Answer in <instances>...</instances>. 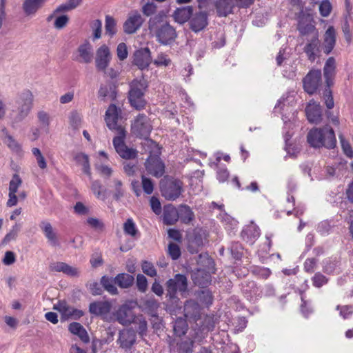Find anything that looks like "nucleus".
Segmentation results:
<instances>
[{
	"mask_svg": "<svg viewBox=\"0 0 353 353\" xmlns=\"http://www.w3.org/2000/svg\"><path fill=\"white\" fill-rule=\"evenodd\" d=\"M201 307L194 300L190 299L184 304V315L190 321L196 322L201 318Z\"/></svg>",
	"mask_w": 353,
	"mask_h": 353,
	"instance_id": "obj_18",
	"label": "nucleus"
},
{
	"mask_svg": "<svg viewBox=\"0 0 353 353\" xmlns=\"http://www.w3.org/2000/svg\"><path fill=\"white\" fill-rule=\"evenodd\" d=\"M70 124L72 128L77 130L79 128L81 123V116L77 111L70 112L69 117Z\"/></svg>",
	"mask_w": 353,
	"mask_h": 353,
	"instance_id": "obj_52",
	"label": "nucleus"
},
{
	"mask_svg": "<svg viewBox=\"0 0 353 353\" xmlns=\"http://www.w3.org/2000/svg\"><path fill=\"white\" fill-rule=\"evenodd\" d=\"M112 59L110 48L106 45L101 46L96 52L95 65L99 71H105Z\"/></svg>",
	"mask_w": 353,
	"mask_h": 353,
	"instance_id": "obj_14",
	"label": "nucleus"
},
{
	"mask_svg": "<svg viewBox=\"0 0 353 353\" xmlns=\"http://www.w3.org/2000/svg\"><path fill=\"white\" fill-rule=\"evenodd\" d=\"M259 236L260 229L255 225H248L241 232L242 238L250 244H252Z\"/></svg>",
	"mask_w": 353,
	"mask_h": 353,
	"instance_id": "obj_31",
	"label": "nucleus"
},
{
	"mask_svg": "<svg viewBox=\"0 0 353 353\" xmlns=\"http://www.w3.org/2000/svg\"><path fill=\"white\" fill-rule=\"evenodd\" d=\"M123 232L125 234L136 238L139 234V230L132 218L128 219L123 223Z\"/></svg>",
	"mask_w": 353,
	"mask_h": 353,
	"instance_id": "obj_43",
	"label": "nucleus"
},
{
	"mask_svg": "<svg viewBox=\"0 0 353 353\" xmlns=\"http://www.w3.org/2000/svg\"><path fill=\"white\" fill-rule=\"evenodd\" d=\"M143 305L148 312L152 315L155 316L159 307V303L154 298H150L144 301Z\"/></svg>",
	"mask_w": 353,
	"mask_h": 353,
	"instance_id": "obj_49",
	"label": "nucleus"
},
{
	"mask_svg": "<svg viewBox=\"0 0 353 353\" xmlns=\"http://www.w3.org/2000/svg\"><path fill=\"white\" fill-rule=\"evenodd\" d=\"M53 308L61 314V318L63 320L70 319L74 310V307L69 305L65 301H59Z\"/></svg>",
	"mask_w": 353,
	"mask_h": 353,
	"instance_id": "obj_39",
	"label": "nucleus"
},
{
	"mask_svg": "<svg viewBox=\"0 0 353 353\" xmlns=\"http://www.w3.org/2000/svg\"><path fill=\"white\" fill-rule=\"evenodd\" d=\"M188 279L184 274H176L173 278L168 279L165 283L166 297L172 305H178L179 298L177 296L179 292L183 296L188 292Z\"/></svg>",
	"mask_w": 353,
	"mask_h": 353,
	"instance_id": "obj_5",
	"label": "nucleus"
},
{
	"mask_svg": "<svg viewBox=\"0 0 353 353\" xmlns=\"http://www.w3.org/2000/svg\"><path fill=\"white\" fill-rule=\"evenodd\" d=\"M304 90L313 94L322 84V74L320 70H311L303 80Z\"/></svg>",
	"mask_w": 353,
	"mask_h": 353,
	"instance_id": "obj_10",
	"label": "nucleus"
},
{
	"mask_svg": "<svg viewBox=\"0 0 353 353\" xmlns=\"http://www.w3.org/2000/svg\"><path fill=\"white\" fill-rule=\"evenodd\" d=\"M148 87L145 79H134L130 83L128 99L130 105L137 110L144 109L146 101L144 99L145 92Z\"/></svg>",
	"mask_w": 353,
	"mask_h": 353,
	"instance_id": "obj_6",
	"label": "nucleus"
},
{
	"mask_svg": "<svg viewBox=\"0 0 353 353\" xmlns=\"http://www.w3.org/2000/svg\"><path fill=\"white\" fill-rule=\"evenodd\" d=\"M208 23V14L205 11L193 12L188 21L190 29L194 33L204 30Z\"/></svg>",
	"mask_w": 353,
	"mask_h": 353,
	"instance_id": "obj_11",
	"label": "nucleus"
},
{
	"mask_svg": "<svg viewBox=\"0 0 353 353\" xmlns=\"http://www.w3.org/2000/svg\"><path fill=\"white\" fill-rule=\"evenodd\" d=\"M163 223L165 225H171L175 224L179 220L178 210L172 205H167L163 208Z\"/></svg>",
	"mask_w": 353,
	"mask_h": 353,
	"instance_id": "obj_29",
	"label": "nucleus"
},
{
	"mask_svg": "<svg viewBox=\"0 0 353 353\" xmlns=\"http://www.w3.org/2000/svg\"><path fill=\"white\" fill-rule=\"evenodd\" d=\"M199 301L207 307L211 305L213 302V295L211 291L208 289L202 290L198 292Z\"/></svg>",
	"mask_w": 353,
	"mask_h": 353,
	"instance_id": "obj_45",
	"label": "nucleus"
},
{
	"mask_svg": "<svg viewBox=\"0 0 353 353\" xmlns=\"http://www.w3.org/2000/svg\"><path fill=\"white\" fill-rule=\"evenodd\" d=\"M307 59L314 62L321 53V41L319 39L318 32H315L313 37L308 41L303 48Z\"/></svg>",
	"mask_w": 353,
	"mask_h": 353,
	"instance_id": "obj_15",
	"label": "nucleus"
},
{
	"mask_svg": "<svg viewBox=\"0 0 353 353\" xmlns=\"http://www.w3.org/2000/svg\"><path fill=\"white\" fill-rule=\"evenodd\" d=\"M98 97L103 100L106 99L114 100L117 97L116 87L112 84L101 85L98 92Z\"/></svg>",
	"mask_w": 353,
	"mask_h": 353,
	"instance_id": "obj_36",
	"label": "nucleus"
},
{
	"mask_svg": "<svg viewBox=\"0 0 353 353\" xmlns=\"http://www.w3.org/2000/svg\"><path fill=\"white\" fill-rule=\"evenodd\" d=\"M152 129L150 119L144 114H139L132 124V132L139 137H148Z\"/></svg>",
	"mask_w": 353,
	"mask_h": 353,
	"instance_id": "obj_9",
	"label": "nucleus"
},
{
	"mask_svg": "<svg viewBox=\"0 0 353 353\" xmlns=\"http://www.w3.org/2000/svg\"><path fill=\"white\" fill-rule=\"evenodd\" d=\"M86 223L90 227L98 232H102L105 228L103 222L97 218L89 217L87 219Z\"/></svg>",
	"mask_w": 353,
	"mask_h": 353,
	"instance_id": "obj_50",
	"label": "nucleus"
},
{
	"mask_svg": "<svg viewBox=\"0 0 353 353\" xmlns=\"http://www.w3.org/2000/svg\"><path fill=\"white\" fill-rule=\"evenodd\" d=\"M214 4L219 17H226L232 14L236 6L235 0H216Z\"/></svg>",
	"mask_w": 353,
	"mask_h": 353,
	"instance_id": "obj_20",
	"label": "nucleus"
},
{
	"mask_svg": "<svg viewBox=\"0 0 353 353\" xmlns=\"http://www.w3.org/2000/svg\"><path fill=\"white\" fill-rule=\"evenodd\" d=\"M297 30L302 36L307 35L316 31L315 26L313 24V17L310 13L305 12L301 10L298 16Z\"/></svg>",
	"mask_w": 353,
	"mask_h": 353,
	"instance_id": "obj_13",
	"label": "nucleus"
},
{
	"mask_svg": "<svg viewBox=\"0 0 353 353\" xmlns=\"http://www.w3.org/2000/svg\"><path fill=\"white\" fill-rule=\"evenodd\" d=\"M77 164L83 168V171L88 176L91 175L90 166L89 163V157L84 153H78L74 158Z\"/></svg>",
	"mask_w": 353,
	"mask_h": 353,
	"instance_id": "obj_41",
	"label": "nucleus"
},
{
	"mask_svg": "<svg viewBox=\"0 0 353 353\" xmlns=\"http://www.w3.org/2000/svg\"><path fill=\"white\" fill-rule=\"evenodd\" d=\"M144 22L141 14L137 10H132L123 25V31L126 34H133L140 29Z\"/></svg>",
	"mask_w": 353,
	"mask_h": 353,
	"instance_id": "obj_12",
	"label": "nucleus"
},
{
	"mask_svg": "<svg viewBox=\"0 0 353 353\" xmlns=\"http://www.w3.org/2000/svg\"><path fill=\"white\" fill-rule=\"evenodd\" d=\"M307 141L310 146L315 148L324 147L327 149H333L336 145L334 131L327 125L310 130L307 135Z\"/></svg>",
	"mask_w": 353,
	"mask_h": 353,
	"instance_id": "obj_3",
	"label": "nucleus"
},
{
	"mask_svg": "<svg viewBox=\"0 0 353 353\" xmlns=\"http://www.w3.org/2000/svg\"><path fill=\"white\" fill-rule=\"evenodd\" d=\"M313 285L316 288H321L323 285L326 284L328 281V279L321 273L317 272L316 273L312 279Z\"/></svg>",
	"mask_w": 353,
	"mask_h": 353,
	"instance_id": "obj_59",
	"label": "nucleus"
},
{
	"mask_svg": "<svg viewBox=\"0 0 353 353\" xmlns=\"http://www.w3.org/2000/svg\"><path fill=\"white\" fill-rule=\"evenodd\" d=\"M115 281L121 288H128L133 285L134 278L129 274L120 273L115 276Z\"/></svg>",
	"mask_w": 353,
	"mask_h": 353,
	"instance_id": "obj_38",
	"label": "nucleus"
},
{
	"mask_svg": "<svg viewBox=\"0 0 353 353\" xmlns=\"http://www.w3.org/2000/svg\"><path fill=\"white\" fill-rule=\"evenodd\" d=\"M332 5L329 0H323L319 5V12L322 17H326L332 11Z\"/></svg>",
	"mask_w": 353,
	"mask_h": 353,
	"instance_id": "obj_60",
	"label": "nucleus"
},
{
	"mask_svg": "<svg viewBox=\"0 0 353 353\" xmlns=\"http://www.w3.org/2000/svg\"><path fill=\"white\" fill-rule=\"evenodd\" d=\"M336 42V32L333 26H329L323 34V50L325 54L333 50Z\"/></svg>",
	"mask_w": 353,
	"mask_h": 353,
	"instance_id": "obj_21",
	"label": "nucleus"
},
{
	"mask_svg": "<svg viewBox=\"0 0 353 353\" xmlns=\"http://www.w3.org/2000/svg\"><path fill=\"white\" fill-rule=\"evenodd\" d=\"M132 323L138 325L137 332L140 336H143L146 334L148 324L142 315L135 316Z\"/></svg>",
	"mask_w": 353,
	"mask_h": 353,
	"instance_id": "obj_47",
	"label": "nucleus"
},
{
	"mask_svg": "<svg viewBox=\"0 0 353 353\" xmlns=\"http://www.w3.org/2000/svg\"><path fill=\"white\" fill-rule=\"evenodd\" d=\"M143 272L151 277L157 276V270L153 264L148 261H143L141 265Z\"/></svg>",
	"mask_w": 353,
	"mask_h": 353,
	"instance_id": "obj_58",
	"label": "nucleus"
},
{
	"mask_svg": "<svg viewBox=\"0 0 353 353\" xmlns=\"http://www.w3.org/2000/svg\"><path fill=\"white\" fill-rule=\"evenodd\" d=\"M85 285L93 296L101 295L103 292L101 282L90 281L88 282Z\"/></svg>",
	"mask_w": 353,
	"mask_h": 353,
	"instance_id": "obj_48",
	"label": "nucleus"
},
{
	"mask_svg": "<svg viewBox=\"0 0 353 353\" xmlns=\"http://www.w3.org/2000/svg\"><path fill=\"white\" fill-rule=\"evenodd\" d=\"M19 229V225L15 224L12 227V230L4 236L3 239L2 240V243L7 244L10 241L14 240L17 236Z\"/></svg>",
	"mask_w": 353,
	"mask_h": 353,
	"instance_id": "obj_53",
	"label": "nucleus"
},
{
	"mask_svg": "<svg viewBox=\"0 0 353 353\" xmlns=\"http://www.w3.org/2000/svg\"><path fill=\"white\" fill-rule=\"evenodd\" d=\"M193 13V8L190 6H183L176 8L172 14L176 22L183 24L189 21Z\"/></svg>",
	"mask_w": 353,
	"mask_h": 353,
	"instance_id": "obj_28",
	"label": "nucleus"
},
{
	"mask_svg": "<svg viewBox=\"0 0 353 353\" xmlns=\"http://www.w3.org/2000/svg\"><path fill=\"white\" fill-rule=\"evenodd\" d=\"M21 183L22 181L19 175L14 174L9 183V192L17 193L18 188Z\"/></svg>",
	"mask_w": 353,
	"mask_h": 353,
	"instance_id": "obj_56",
	"label": "nucleus"
},
{
	"mask_svg": "<svg viewBox=\"0 0 353 353\" xmlns=\"http://www.w3.org/2000/svg\"><path fill=\"white\" fill-rule=\"evenodd\" d=\"M188 326L186 320L181 317L178 318L173 325L174 334L177 336H181L185 334L188 331Z\"/></svg>",
	"mask_w": 353,
	"mask_h": 353,
	"instance_id": "obj_40",
	"label": "nucleus"
},
{
	"mask_svg": "<svg viewBox=\"0 0 353 353\" xmlns=\"http://www.w3.org/2000/svg\"><path fill=\"white\" fill-rule=\"evenodd\" d=\"M172 61L164 53L158 54L157 57L154 61V64L157 66H168L170 65Z\"/></svg>",
	"mask_w": 353,
	"mask_h": 353,
	"instance_id": "obj_61",
	"label": "nucleus"
},
{
	"mask_svg": "<svg viewBox=\"0 0 353 353\" xmlns=\"http://www.w3.org/2000/svg\"><path fill=\"white\" fill-rule=\"evenodd\" d=\"M137 341V335L132 329H124L119 333L117 343L119 347L125 351L130 350L135 344Z\"/></svg>",
	"mask_w": 353,
	"mask_h": 353,
	"instance_id": "obj_16",
	"label": "nucleus"
},
{
	"mask_svg": "<svg viewBox=\"0 0 353 353\" xmlns=\"http://www.w3.org/2000/svg\"><path fill=\"white\" fill-rule=\"evenodd\" d=\"M193 341H183L179 345V353H192Z\"/></svg>",
	"mask_w": 353,
	"mask_h": 353,
	"instance_id": "obj_64",
	"label": "nucleus"
},
{
	"mask_svg": "<svg viewBox=\"0 0 353 353\" xmlns=\"http://www.w3.org/2000/svg\"><path fill=\"white\" fill-rule=\"evenodd\" d=\"M46 0H25L23 9L27 15L34 14L43 4Z\"/></svg>",
	"mask_w": 353,
	"mask_h": 353,
	"instance_id": "obj_35",
	"label": "nucleus"
},
{
	"mask_svg": "<svg viewBox=\"0 0 353 353\" xmlns=\"http://www.w3.org/2000/svg\"><path fill=\"white\" fill-rule=\"evenodd\" d=\"M206 239V235L202 230H196L193 236L189 240L188 250L192 253L199 252L201 248L203 247L204 241Z\"/></svg>",
	"mask_w": 353,
	"mask_h": 353,
	"instance_id": "obj_24",
	"label": "nucleus"
},
{
	"mask_svg": "<svg viewBox=\"0 0 353 353\" xmlns=\"http://www.w3.org/2000/svg\"><path fill=\"white\" fill-rule=\"evenodd\" d=\"M105 34H108L110 37H113L117 31V22L115 19L110 15L105 16Z\"/></svg>",
	"mask_w": 353,
	"mask_h": 353,
	"instance_id": "obj_44",
	"label": "nucleus"
},
{
	"mask_svg": "<svg viewBox=\"0 0 353 353\" xmlns=\"http://www.w3.org/2000/svg\"><path fill=\"white\" fill-rule=\"evenodd\" d=\"M148 30L156 41L163 46L172 45L178 37L176 28L167 21V15L163 10L150 18Z\"/></svg>",
	"mask_w": 353,
	"mask_h": 353,
	"instance_id": "obj_2",
	"label": "nucleus"
},
{
	"mask_svg": "<svg viewBox=\"0 0 353 353\" xmlns=\"http://www.w3.org/2000/svg\"><path fill=\"white\" fill-rule=\"evenodd\" d=\"M117 321L123 325H128L132 323L135 316L132 310L127 305H121L115 314Z\"/></svg>",
	"mask_w": 353,
	"mask_h": 353,
	"instance_id": "obj_26",
	"label": "nucleus"
},
{
	"mask_svg": "<svg viewBox=\"0 0 353 353\" xmlns=\"http://www.w3.org/2000/svg\"><path fill=\"white\" fill-rule=\"evenodd\" d=\"M68 330L72 334L77 335L83 343H88L90 341L87 331L79 323H71L68 326Z\"/></svg>",
	"mask_w": 353,
	"mask_h": 353,
	"instance_id": "obj_33",
	"label": "nucleus"
},
{
	"mask_svg": "<svg viewBox=\"0 0 353 353\" xmlns=\"http://www.w3.org/2000/svg\"><path fill=\"white\" fill-rule=\"evenodd\" d=\"M120 112L114 104H111L106 110L105 120L108 128L117 133V136L113 139L116 152L123 159H132L136 157L137 151L128 148L124 143L126 132L123 125L119 123Z\"/></svg>",
	"mask_w": 353,
	"mask_h": 353,
	"instance_id": "obj_1",
	"label": "nucleus"
},
{
	"mask_svg": "<svg viewBox=\"0 0 353 353\" xmlns=\"http://www.w3.org/2000/svg\"><path fill=\"white\" fill-rule=\"evenodd\" d=\"M116 283L115 277L113 279L108 276H103L101 278V284L103 289L106 290L111 295H116L118 294V290L115 286Z\"/></svg>",
	"mask_w": 353,
	"mask_h": 353,
	"instance_id": "obj_37",
	"label": "nucleus"
},
{
	"mask_svg": "<svg viewBox=\"0 0 353 353\" xmlns=\"http://www.w3.org/2000/svg\"><path fill=\"white\" fill-rule=\"evenodd\" d=\"M323 75L327 87H331L334 84L336 75V61L332 57H329L323 67Z\"/></svg>",
	"mask_w": 353,
	"mask_h": 353,
	"instance_id": "obj_23",
	"label": "nucleus"
},
{
	"mask_svg": "<svg viewBox=\"0 0 353 353\" xmlns=\"http://www.w3.org/2000/svg\"><path fill=\"white\" fill-rule=\"evenodd\" d=\"M339 139L344 154L350 159L353 158V149L349 141L345 140L342 134L339 135Z\"/></svg>",
	"mask_w": 353,
	"mask_h": 353,
	"instance_id": "obj_51",
	"label": "nucleus"
},
{
	"mask_svg": "<svg viewBox=\"0 0 353 353\" xmlns=\"http://www.w3.org/2000/svg\"><path fill=\"white\" fill-rule=\"evenodd\" d=\"M241 292L245 297L252 301L261 295V290L253 281H245L241 283Z\"/></svg>",
	"mask_w": 353,
	"mask_h": 353,
	"instance_id": "obj_22",
	"label": "nucleus"
},
{
	"mask_svg": "<svg viewBox=\"0 0 353 353\" xmlns=\"http://www.w3.org/2000/svg\"><path fill=\"white\" fill-rule=\"evenodd\" d=\"M74 212L80 216L89 214V208L85 205L82 202H77L74 206Z\"/></svg>",
	"mask_w": 353,
	"mask_h": 353,
	"instance_id": "obj_62",
	"label": "nucleus"
},
{
	"mask_svg": "<svg viewBox=\"0 0 353 353\" xmlns=\"http://www.w3.org/2000/svg\"><path fill=\"white\" fill-rule=\"evenodd\" d=\"M137 287L139 291L141 292H145L147 290L148 281L144 275L139 274L137 276Z\"/></svg>",
	"mask_w": 353,
	"mask_h": 353,
	"instance_id": "obj_63",
	"label": "nucleus"
},
{
	"mask_svg": "<svg viewBox=\"0 0 353 353\" xmlns=\"http://www.w3.org/2000/svg\"><path fill=\"white\" fill-rule=\"evenodd\" d=\"M145 168L149 174L156 178L161 177L165 173V164L159 154L150 153L145 162Z\"/></svg>",
	"mask_w": 353,
	"mask_h": 353,
	"instance_id": "obj_8",
	"label": "nucleus"
},
{
	"mask_svg": "<svg viewBox=\"0 0 353 353\" xmlns=\"http://www.w3.org/2000/svg\"><path fill=\"white\" fill-rule=\"evenodd\" d=\"M111 307L112 305L108 301H94L90 303L89 312L96 316H103L110 312Z\"/></svg>",
	"mask_w": 353,
	"mask_h": 353,
	"instance_id": "obj_25",
	"label": "nucleus"
},
{
	"mask_svg": "<svg viewBox=\"0 0 353 353\" xmlns=\"http://www.w3.org/2000/svg\"><path fill=\"white\" fill-rule=\"evenodd\" d=\"M91 46L89 43L81 45L78 48L80 57L82 59V62L88 63L92 59V54L91 52Z\"/></svg>",
	"mask_w": 353,
	"mask_h": 353,
	"instance_id": "obj_42",
	"label": "nucleus"
},
{
	"mask_svg": "<svg viewBox=\"0 0 353 353\" xmlns=\"http://www.w3.org/2000/svg\"><path fill=\"white\" fill-rule=\"evenodd\" d=\"M49 269L51 272H63L70 276H79V271L77 268L69 265L63 262H54L50 264Z\"/></svg>",
	"mask_w": 353,
	"mask_h": 353,
	"instance_id": "obj_27",
	"label": "nucleus"
},
{
	"mask_svg": "<svg viewBox=\"0 0 353 353\" xmlns=\"http://www.w3.org/2000/svg\"><path fill=\"white\" fill-rule=\"evenodd\" d=\"M178 213L179 219L184 224H190L194 219V213L188 205H180L178 209Z\"/></svg>",
	"mask_w": 353,
	"mask_h": 353,
	"instance_id": "obj_32",
	"label": "nucleus"
},
{
	"mask_svg": "<svg viewBox=\"0 0 353 353\" xmlns=\"http://www.w3.org/2000/svg\"><path fill=\"white\" fill-rule=\"evenodd\" d=\"M192 280L195 285L205 287L210 283L211 276L204 270H198L192 274Z\"/></svg>",
	"mask_w": 353,
	"mask_h": 353,
	"instance_id": "obj_34",
	"label": "nucleus"
},
{
	"mask_svg": "<svg viewBox=\"0 0 353 353\" xmlns=\"http://www.w3.org/2000/svg\"><path fill=\"white\" fill-rule=\"evenodd\" d=\"M305 114L310 123H319L322 120V108L319 103L311 101L305 108Z\"/></svg>",
	"mask_w": 353,
	"mask_h": 353,
	"instance_id": "obj_19",
	"label": "nucleus"
},
{
	"mask_svg": "<svg viewBox=\"0 0 353 353\" xmlns=\"http://www.w3.org/2000/svg\"><path fill=\"white\" fill-rule=\"evenodd\" d=\"M242 250L243 248L241 245L237 242L232 243L230 248L232 257L236 260H239L241 258L243 254Z\"/></svg>",
	"mask_w": 353,
	"mask_h": 353,
	"instance_id": "obj_54",
	"label": "nucleus"
},
{
	"mask_svg": "<svg viewBox=\"0 0 353 353\" xmlns=\"http://www.w3.org/2000/svg\"><path fill=\"white\" fill-rule=\"evenodd\" d=\"M141 181L142 188L144 192L147 194H151L154 190V183L152 180L143 175L141 176Z\"/></svg>",
	"mask_w": 353,
	"mask_h": 353,
	"instance_id": "obj_55",
	"label": "nucleus"
},
{
	"mask_svg": "<svg viewBox=\"0 0 353 353\" xmlns=\"http://www.w3.org/2000/svg\"><path fill=\"white\" fill-rule=\"evenodd\" d=\"M152 62L151 52L148 48L137 50L133 55V63L139 69L147 68Z\"/></svg>",
	"mask_w": 353,
	"mask_h": 353,
	"instance_id": "obj_17",
	"label": "nucleus"
},
{
	"mask_svg": "<svg viewBox=\"0 0 353 353\" xmlns=\"http://www.w3.org/2000/svg\"><path fill=\"white\" fill-rule=\"evenodd\" d=\"M40 228L51 245L54 247L59 245L57 234L54 232L50 223L48 221H42L40 224Z\"/></svg>",
	"mask_w": 353,
	"mask_h": 353,
	"instance_id": "obj_30",
	"label": "nucleus"
},
{
	"mask_svg": "<svg viewBox=\"0 0 353 353\" xmlns=\"http://www.w3.org/2000/svg\"><path fill=\"white\" fill-rule=\"evenodd\" d=\"M34 102V96L29 90H24L19 92L15 99L17 110H12L10 113L12 125L23 121L30 114Z\"/></svg>",
	"mask_w": 353,
	"mask_h": 353,
	"instance_id": "obj_4",
	"label": "nucleus"
},
{
	"mask_svg": "<svg viewBox=\"0 0 353 353\" xmlns=\"http://www.w3.org/2000/svg\"><path fill=\"white\" fill-rule=\"evenodd\" d=\"M112 182L114 184L113 197L116 201H119L125 194V190L123 188V183L118 179H113Z\"/></svg>",
	"mask_w": 353,
	"mask_h": 353,
	"instance_id": "obj_46",
	"label": "nucleus"
},
{
	"mask_svg": "<svg viewBox=\"0 0 353 353\" xmlns=\"http://www.w3.org/2000/svg\"><path fill=\"white\" fill-rule=\"evenodd\" d=\"M160 189L166 200L175 201L183 192V182L174 178H166L161 181Z\"/></svg>",
	"mask_w": 353,
	"mask_h": 353,
	"instance_id": "obj_7",
	"label": "nucleus"
},
{
	"mask_svg": "<svg viewBox=\"0 0 353 353\" xmlns=\"http://www.w3.org/2000/svg\"><path fill=\"white\" fill-rule=\"evenodd\" d=\"M168 254L173 260L178 259L181 254L179 246L174 243H170L168 245Z\"/></svg>",
	"mask_w": 353,
	"mask_h": 353,
	"instance_id": "obj_57",
	"label": "nucleus"
}]
</instances>
